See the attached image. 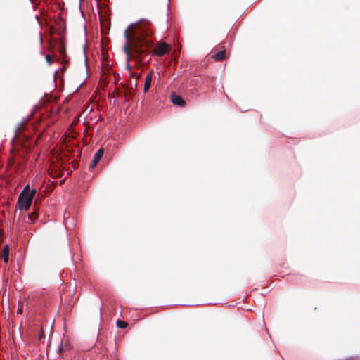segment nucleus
I'll use <instances>...</instances> for the list:
<instances>
[{"label": "nucleus", "instance_id": "1", "mask_svg": "<svg viewBox=\"0 0 360 360\" xmlns=\"http://www.w3.org/2000/svg\"><path fill=\"white\" fill-rule=\"evenodd\" d=\"M150 26V22L143 20L131 24L124 31V35L127 41L123 51L127 56L126 68L129 72L132 71L129 60H135V68H140L144 57L149 53L153 44V31Z\"/></svg>", "mask_w": 360, "mask_h": 360}, {"label": "nucleus", "instance_id": "2", "mask_svg": "<svg viewBox=\"0 0 360 360\" xmlns=\"http://www.w3.org/2000/svg\"><path fill=\"white\" fill-rule=\"evenodd\" d=\"M35 193V189L32 190V193H28V195H25V192H22L18 200V208L20 210H28L32 205Z\"/></svg>", "mask_w": 360, "mask_h": 360}, {"label": "nucleus", "instance_id": "3", "mask_svg": "<svg viewBox=\"0 0 360 360\" xmlns=\"http://www.w3.org/2000/svg\"><path fill=\"white\" fill-rule=\"evenodd\" d=\"M171 46L165 42H160L154 50V54L162 56L169 52Z\"/></svg>", "mask_w": 360, "mask_h": 360}, {"label": "nucleus", "instance_id": "4", "mask_svg": "<svg viewBox=\"0 0 360 360\" xmlns=\"http://www.w3.org/2000/svg\"><path fill=\"white\" fill-rule=\"evenodd\" d=\"M104 154V150L103 148H100L97 150V152L94 154L92 160L91 161L89 167V169H94L96 165L99 162L101 159L102 158Z\"/></svg>", "mask_w": 360, "mask_h": 360}, {"label": "nucleus", "instance_id": "5", "mask_svg": "<svg viewBox=\"0 0 360 360\" xmlns=\"http://www.w3.org/2000/svg\"><path fill=\"white\" fill-rule=\"evenodd\" d=\"M153 75V71L150 70V72L146 77L145 83H144V89H143V91L145 93L148 91V90L151 86Z\"/></svg>", "mask_w": 360, "mask_h": 360}, {"label": "nucleus", "instance_id": "6", "mask_svg": "<svg viewBox=\"0 0 360 360\" xmlns=\"http://www.w3.org/2000/svg\"><path fill=\"white\" fill-rule=\"evenodd\" d=\"M171 99L173 104L182 107L186 105V103L184 101V99L180 96H178L174 93L172 94Z\"/></svg>", "mask_w": 360, "mask_h": 360}, {"label": "nucleus", "instance_id": "7", "mask_svg": "<svg viewBox=\"0 0 360 360\" xmlns=\"http://www.w3.org/2000/svg\"><path fill=\"white\" fill-rule=\"evenodd\" d=\"M226 51L225 49H224L222 51H220L216 53L213 56V58L216 61H222L223 60H224L226 58Z\"/></svg>", "mask_w": 360, "mask_h": 360}, {"label": "nucleus", "instance_id": "8", "mask_svg": "<svg viewBox=\"0 0 360 360\" xmlns=\"http://www.w3.org/2000/svg\"><path fill=\"white\" fill-rule=\"evenodd\" d=\"M8 256H9V248L8 245H6L4 247L1 252V257L4 259V262L7 263L8 261Z\"/></svg>", "mask_w": 360, "mask_h": 360}, {"label": "nucleus", "instance_id": "9", "mask_svg": "<svg viewBox=\"0 0 360 360\" xmlns=\"http://www.w3.org/2000/svg\"><path fill=\"white\" fill-rule=\"evenodd\" d=\"M116 325L120 328H125L128 326V323L124 321L118 319L116 322Z\"/></svg>", "mask_w": 360, "mask_h": 360}, {"label": "nucleus", "instance_id": "10", "mask_svg": "<svg viewBox=\"0 0 360 360\" xmlns=\"http://www.w3.org/2000/svg\"><path fill=\"white\" fill-rule=\"evenodd\" d=\"M141 76V74L139 75H137L136 73L135 72H133L132 71L131 72H129V77L132 79V78H139Z\"/></svg>", "mask_w": 360, "mask_h": 360}, {"label": "nucleus", "instance_id": "11", "mask_svg": "<svg viewBox=\"0 0 360 360\" xmlns=\"http://www.w3.org/2000/svg\"><path fill=\"white\" fill-rule=\"evenodd\" d=\"M38 214L36 212L29 214V219L32 221H34L37 217Z\"/></svg>", "mask_w": 360, "mask_h": 360}, {"label": "nucleus", "instance_id": "12", "mask_svg": "<svg viewBox=\"0 0 360 360\" xmlns=\"http://www.w3.org/2000/svg\"><path fill=\"white\" fill-rule=\"evenodd\" d=\"M22 192H25V195H28V193H32V191L30 188V186L29 185L25 186Z\"/></svg>", "mask_w": 360, "mask_h": 360}, {"label": "nucleus", "instance_id": "13", "mask_svg": "<svg viewBox=\"0 0 360 360\" xmlns=\"http://www.w3.org/2000/svg\"><path fill=\"white\" fill-rule=\"evenodd\" d=\"M46 60L49 63L51 64L53 63V58L50 55L46 56Z\"/></svg>", "mask_w": 360, "mask_h": 360}, {"label": "nucleus", "instance_id": "14", "mask_svg": "<svg viewBox=\"0 0 360 360\" xmlns=\"http://www.w3.org/2000/svg\"><path fill=\"white\" fill-rule=\"evenodd\" d=\"M17 313L18 314H22V306H18V310H17Z\"/></svg>", "mask_w": 360, "mask_h": 360}, {"label": "nucleus", "instance_id": "15", "mask_svg": "<svg viewBox=\"0 0 360 360\" xmlns=\"http://www.w3.org/2000/svg\"><path fill=\"white\" fill-rule=\"evenodd\" d=\"M131 91L125 92L124 93V97H125L126 100L128 99L127 98L128 96H131Z\"/></svg>", "mask_w": 360, "mask_h": 360}, {"label": "nucleus", "instance_id": "16", "mask_svg": "<svg viewBox=\"0 0 360 360\" xmlns=\"http://www.w3.org/2000/svg\"><path fill=\"white\" fill-rule=\"evenodd\" d=\"M63 351H64V347H63V346L62 345V346H60V347H59L58 352H59V353H60V354H62V353L63 352Z\"/></svg>", "mask_w": 360, "mask_h": 360}, {"label": "nucleus", "instance_id": "17", "mask_svg": "<svg viewBox=\"0 0 360 360\" xmlns=\"http://www.w3.org/2000/svg\"><path fill=\"white\" fill-rule=\"evenodd\" d=\"M115 94H116V96L118 98L120 96V92L119 91L115 90Z\"/></svg>", "mask_w": 360, "mask_h": 360}, {"label": "nucleus", "instance_id": "18", "mask_svg": "<svg viewBox=\"0 0 360 360\" xmlns=\"http://www.w3.org/2000/svg\"><path fill=\"white\" fill-rule=\"evenodd\" d=\"M60 51L61 54H63L65 53V48L64 47H61Z\"/></svg>", "mask_w": 360, "mask_h": 360}, {"label": "nucleus", "instance_id": "19", "mask_svg": "<svg viewBox=\"0 0 360 360\" xmlns=\"http://www.w3.org/2000/svg\"><path fill=\"white\" fill-rule=\"evenodd\" d=\"M122 87H123L124 89H129V88H128V86H127V84H122Z\"/></svg>", "mask_w": 360, "mask_h": 360}, {"label": "nucleus", "instance_id": "20", "mask_svg": "<svg viewBox=\"0 0 360 360\" xmlns=\"http://www.w3.org/2000/svg\"><path fill=\"white\" fill-rule=\"evenodd\" d=\"M134 84L135 86H137V81L136 80L135 82H134Z\"/></svg>", "mask_w": 360, "mask_h": 360}]
</instances>
